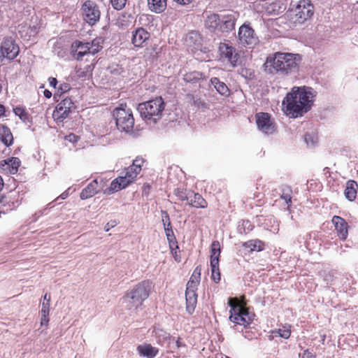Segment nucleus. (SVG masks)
Returning a JSON list of instances; mask_svg holds the SVG:
<instances>
[{
    "mask_svg": "<svg viewBox=\"0 0 358 358\" xmlns=\"http://www.w3.org/2000/svg\"><path fill=\"white\" fill-rule=\"evenodd\" d=\"M83 20L90 25L95 24L100 19L101 12L92 1H86L82 6Z\"/></svg>",
    "mask_w": 358,
    "mask_h": 358,
    "instance_id": "1a4fd4ad",
    "label": "nucleus"
},
{
    "mask_svg": "<svg viewBox=\"0 0 358 358\" xmlns=\"http://www.w3.org/2000/svg\"><path fill=\"white\" fill-rule=\"evenodd\" d=\"M4 59V55L2 50V46H0V61H2Z\"/></svg>",
    "mask_w": 358,
    "mask_h": 358,
    "instance_id": "5fc2aeb1",
    "label": "nucleus"
},
{
    "mask_svg": "<svg viewBox=\"0 0 358 358\" xmlns=\"http://www.w3.org/2000/svg\"><path fill=\"white\" fill-rule=\"evenodd\" d=\"M68 195H69L68 192H63V193L59 196V197H60L62 199H65L68 196Z\"/></svg>",
    "mask_w": 358,
    "mask_h": 358,
    "instance_id": "6e6d98bb",
    "label": "nucleus"
},
{
    "mask_svg": "<svg viewBox=\"0 0 358 358\" xmlns=\"http://www.w3.org/2000/svg\"><path fill=\"white\" fill-rule=\"evenodd\" d=\"M220 22V20L219 14L209 13L206 15L205 19V27L210 31H214L219 29Z\"/></svg>",
    "mask_w": 358,
    "mask_h": 358,
    "instance_id": "5701e85b",
    "label": "nucleus"
},
{
    "mask_svg": "<svg viewBox=\"0 0 358 358\" xmlns=\"http://www.w3.org/2000/svg\"><path fill=\"white\" fill-rule=\"evenodd\" d=\"M164 107V101L159 96L139 103L137 109L143 118L156 122L162 116Z\"/></svg>",
    "mask_w": 358,
    "mask_h": 358,
    "instance_id": "39448f33",
    "label": "nucleus"
},
{
    "mask_svg": "<svg viewBox=\"0 0 358 358\" xmlns=\"http://www.w3.org/2000/svg\"><path fill=\"white\" fill-rule=\"evenodd\" d=\"M148 5L151 10L160 13L166 7V0H148Z\"/></svg>",
    "mask_w": 358,
    "mask_h": 358,
    "instance_id": "c85d7f7f",
    "label": "nucleus"
},
{
    "mask_svg": "<svg viewBox=\"0 0 358 358\" xmlns=\"http://www.w3.org/2000/svg\"><path fill=\"white\" fill-rule=\"evenodd\" d=\"M358 189V185L357 182L350 180L346 182L345 189L344 191L345 196L350 201H353L357 196Z\"/></svg>",
    "mask_w": 358,
    "mask_h": 358,
    "instance_id": "b1692460",
    "label": "nucleus"
},
{
    "mask_svg": "<svg viewBox=\"0 0 358 358\" xmlns=\"http://www.w3.org/2000/svg\"><path fill=\"white\" fill-rule=\"evenodd\" d=\"M13 113L15 115L18 116L22 122H26L29 120V114L22 107L17 106L14 108Z\"/></svg>",
    "mask_w": 358,
    "mask_h": 358,
    "instance_id": "4c0bfd02",
    "label": "nucleus"
},
{
    "mask_svg": "<svg viewBox=\"0 0 358 358\" xmlns=\"http://www.w3.org/2000/svg\"><path fill=\"white\" fill-rule=\"evenodd\" d=\"M298 54L276 52L269 55L264 64V71L268 74L288 75L294 71L300 62Z\"/></svg>",
    "mask_w": 358,
    "mask_h": 358,
    "instance_id": "f03ea898",
    "label": "nucleus"
},
{
    "mask_svg": "<svg viewBox=\"0 0 358 358\" xmlns=\"http://www.w3.org/2000/svg\"><path fill=\"white\" fill-rule=\"evenodd\" d=\"M279 336H283V334H282L281 333H279Z\"/></svg>",
    "mask_w": 358,
    "mask_h": 358,
    "instance_id": "69168bd1",
    "label": "nucleus"
},
{
    "mask_svg": "<svg viewBox=\"0 0 358 358\" xmlns=\"http://www.w3.org/2000/svg\"><path fill=\"white\" fill-rule=\"evenodd\" d=\"M210 83L220 94L224 96L229 95L230 91L229 87L224 82L220 81L218 78H212L210 79Z\"/></svg>",
    "mask_w": 358,
    "mask_h": 358,
    "instance_id": "393cba45",
    "label": "nucleus"
},
{
    "mask_svg": "<svg viewBox=\"0 0 358 358\" xmlns=\"http://www.w3.org/2000/svg\"><path fill=\"white\" fill-rule=\"evenodd\" d=\"M220 20L218 31L229 32L234 29L236 20V16L234 13L220 15Z\"/></svg>",
    "mask_w": 358,
    "mask_h": 358,
    "instance_id": "a211bd4d",
    "label": "nucleus"
},
{
    "mask_svg": "<svg viewBox=\"0 0 358 358\" xmlns=\"http://www.w3.org/2000/svg\"><path fill=\"white\" fill-rule=\"evenodd\" d=\"M292 189L289 187H284L282 189V194L280 198L285 200L287 205V209L289 210V207L292 204Z\"/></svg>",
    "mask_w": 358,
    "mask_h": 358,
    "instance_id": "c9c22d12",
    "label": "nucleus"
},
{
    "mask_svg": "<svg viewBox=\"0 0 358 358\" xmlns=\"http://www.w3.org/2000/svg\"><path fill=\"white\" fill-rule=\"evenodd\" d=\"M357 79H358V77H357Z\"/></svg>",
    "mask_w": 358,
    "mask_h": 358,
    "instance_id": "338daca9",
    "label": "nucleus"
},
{
    "mask_svg": "<svg viewBox=\"0 0 358 358\" xmlns=\"http://www.w3.org/2000/svg\"><path fill=\"white\" fill-rule=\"evenodd\" d=\"M220 255V245L217 241H213L211 245L210 267L211 278L215 283L220 281L221 275L219 269V257Z\"/></svg>",
    "mask_w": 358,
    "mask_h": 358,
    "instance_id": "9d476101",
    "label": "nucleus"
},
{
    "mask_svg": "<svg viewBox=\"0 0 358 358\" xmlns=\"http://www.w3.org/2000/svg\"><path fill=\"white\" fill-rule=\"evenodd\" d=\"M50 295H48V294H45L43 296V301H47V299H48V296Z\"/></svg>",
    "mask_w": 358,
    "mask_h": 358,
    "instance_id": "680f3d73",
    "label": "nucleus"
},
{
    "mask_svg": "<svg viewBox=\"0 0 358 358\" xmlns=\"http://www.w3.org/2000/svg\"><path fill=\"white\" fill-rule=\"evenodd\" d=\"M50 296H48V299H47V301H43L42 303L41 306V325H46L49 321L48 315H49V309H50Z\"/></svg>",
    "mask_w": 358,
    "mask_h": 358,
    "instance_id": "7c9ffc66",
    "label": "nucleus"
},
{
    "mask_svg": "<svg viewBox=\"0 0 358 358\" xmlns=\"http://www.w3.org/2000/svg\"><path fill=\"white\" fill-rule=\"evenodd\" d=\"M295 23L302 24L314 13V6L310 0H300L293 10Z\"/></svg>",
    "mask_w": 358,
    "mask_h": 358,
    "instance_id": "6e6552de",
    "label": "nucleus"
},
{
    "mask_svg": "<svg viewBox=\"0 0 358 358\" xmlns=\"http://www.w3.org/2000/svg\"><path fill=\"white\" fill-rule=\"evenodd\" d=\"M256 123L259 130L265 134H273L276 130L275 123L268 113H257L256 115Z\"/></svg>",
    "mask_w": 358,
    "mask_h": 358,
    "instance_id": "f8f14e48",
    "label": "nucleus"
},
{
    "mask_svg": "<svg viewBox=\"0 0 358 358\" xmlns=\"http://www.w3.org/2000/svg\"><path fill=\"white\" fill-rule=\"evenodd\" d=\"M188 205L195 208H204L207 206L206 200L198 193H194L192 197L187 201Z\"/></svg>",
    "mask_w": 358,
    "mask_h": 358,
    "instance_id": "cd10ccee",
    "label": "nucleus"
},
{
    "mask_svg": "<svg viewBox=\"0 0 358 358\" xmlns=\"http://www.w3.org/2000/svg\"><path fill=\"white\" fill-rule=\"evenodd\" d=\"M201 269L199 266L195 268L189 280L187 283V286H198L201 279Z\"/></svg>",
    "mask_w": 358,
    "mask_h": 358,
    "instance_id": "2f4dec72",
    "label": "nucleus"
},
{
    "mask_svg": "<svg viewBox=\"0 0 358 358\" xmlns=\"http://www.w3.org/2000/svg\"><path fill=\"white\" fill-rule=\"evenodd\" d=\"M138 162V160H134L132 165L127 168L124 172L122 173V176L114 179L111 182L110 187L103 191V194L110 195L126 188L132 183L141 171V166Z\"/></svg>",
    "mask_w": 358,
    "mask_h": 358,
    "instance_id": "20e7f679",
    "label": "nucleus"
},
{
    "mask_svg": "<svg viewBox=\"0 0 358 358\" xmlns=\"http://www.w3.org/2000/svg\"><path fill=\"white\" fill-rule=\"evenodd\" d=\"M127 0H110L112 6L116 10L122 9L126 4Z\"/></svg>",
    "mask_w": 358,
    "mask_h": 358,
    "instance_id": "a19ab883",
    "label": "nucleus"
},
{
    "mask_svg": "<svg viewBox=\"0 0 358 358\" xmlns=\"http://www.w3.org/2000/svg\"><path fill=\"white\" fill-rule=\"evenodd\" d=\"M198 35L196 33H194V32H192L190 34H189V38H192L194 37H196Z\"/></svg>",
    "mask_w": 358,
    "mask_h": 358,
    "instance_id": "bf43d9fd",
    "label": "nucleus"
},
{
    "mask_svg": "<svg viewBox=\"0 0 358 358\" xmlns=\"http://www.w3.org/2000/svg\"><path fill=\"white\" fill-rule=\"evenodd\" d=\"M161 331H162V330L155 328L152 331V334H155V336H162L160 334Z\"/></svg>",
    "mask_w": 358,
    "mask_h": 358,
    "instance_id": "3c124183",
    "label": "nucleus"
},
{
    "mask_svg": "<svg viewBox=\"0 0 358 358\" xmlns=\"http://www.w3.org/2000/svg\"><path fill=\"white\" fill-rule=\"evenodd\" d=\"M6 108L3 105L0 103V118L2 117H7Z\"/></svg>",
    "mask_w": 358,
    "mask_h": 358,
    "instance_id": "a18cd8bd",
    "label": "nucleus"
},
{
    "mask_svg": "<svg viewBox=\"0 0 358 358\" xmlns=\"http://www.w3.org/2000/svg\"><path fill=\"white\" fill-rule=\"evenodd\" d=\"M174 194L181 201H189L192 197L193 192L190 190L177 188L174 190Z\"/></svg>",
    "mask_w": 358,
    "mask_h": 358,
    "instance_id": "473e14b6",
    "label": "nucleus"
},
{
    "mask_svg": "<svg viewBox=\"0 0 358 358\" xmlns=\"http://www.w3.org/2000/svg\"><path fill=\"white\" fill-rule=\"evenodd\" d=\"M5 197L3 196L0 195V203H2L4 200Z\"/></svg>",
    "mask_w": 358,
    "mask_h": 358,
    "instance_id": "e2e57ef3",
    "label": "nucleus"
},
{
    "mask_svg": "<svg viewBox=\"0 0 358 358\" xmlns=\"http://www.w3.org/2000/svg\"><path fill=\"white\" fill-rule=\"evenodd\" d=\"M172 255H173L174 257V259L176 262H180V257L177 254V250H174L173 251V253H172Z\"/></svg>",
    "mask_w": 358,
    "mask_h": 358,
    "instance_id": "8fccbe9b",
    "label": "nucleus"
},
{
    "mask_svg": "<svg viewBox=\"0 0 358 358\" xmlns=\"http://www.w3.org/2000/svg\"><path fill=\"white\" fill-rule=\"evenodd\" d=\"M243 246L245 248H249L250 251H262L264 250V243L259 239L250 240L245 242Z\"/></svg>",
    "mask_w": 358,
    "mask_h": 358,
    "instance_id": "c756f323",
    "label": "nucleus"
},
{
    "mask_svg": "<svg viewBox=\"0 0 358 358\" xmlns=\"http://www.w3.org/2000/svg\"><path fill=\"white\" fill-rule=\"evenodd\" d=\"M215 358H229V357L224 355L222 354L217 355Z\"/></svg>",
    "mask_w": 358,
    "mask_h": 358,
    "instance_id": "13d9d810",
    "label": "nucleus"
},
{
    "mask_svg": "<svg viewBox=\"0 0 358 358\" xmlns=\"http://www.w3.org/2000/svg\"><path fill=\"white\" fill-rule=\"evenodd\" d=\"M174 1L177 2L179 4L181 5H186L189 4L192 1V0H173Z\"/></svg>",
    "mask_w": 358,
    "mask_h": 358,
    "instance_id": "de8ad7c7",
    "label": "nucleus"
},
{
    "mask_svg": "<svg viewBox=\"0 0 358 358\" xmlns=\"http://www.w3.org/2000/svg\"><path fill=\"white\" fill-rule=\"evenodd\" d=\"M176 345L178 348H180L181 346H184L185 345L182 344L181 342H180V338L178 337V339L176 340Z\"/></svg>",
    "mask_w": 358,
    "mask_h": 358,
    "instance_id": "864d4df0",
    "label": "nucleus"
},
{
    "mask_svg": "<svg viewBox=\"0 0 358 358\" xmlns=\"http://www.w3.org/2000/svg\"><path fill=\"white\" fill-rule=\"evenodd\" d=\"M43 94H44V96H45L46 98H48V99L50 98V97H51V96H52V92H50V91H49V90H45L43 92Z\"/></svg>",
    "mask_w": 358,
    "mask_h": 358,
    "instance_id": "603ef678",
    "label": "nucleus"
},
{
    "mask_svg": "<svg viewBox=\"0 0 358 358\" xmlns=\"http://www.w3.org/2000/svg\"><path fill=\"white\" fill-rule=\"evenodd\" d=\"M331 222L335 227L338 236L342 240H345L348 235L347 222L343 217L334 215L331 219Z\"/></svg>",
    "mask_w": 358,
    "mask_h": 358,
    "instance_id": "6ab92c4d",
    "label": "nucleus"
},
{
    "mask_svg": "<svg viewBox=\"0 0 358 358\" xmlns=\"http://www.w3.org/2000/svg\"><path fill=\"white\" fill-rule=\"evenodd\" d=\"M299 358H315V355L310 352L308 350H306L303 353H299Z\"/></svg>",
    "mask_w": 358,
    "mask_h": 358,
    "instance_id": "37998d69",
    "label": "nucleus"
},
{
    "mask_svg": "<svg viewBox=\"0 0 358 358\" xmlns=\"http://www.w3.org/2000/svg\"><path fill=\"white\" fill-rule=\"evenodd\" d=\"M202 78V73L199 71H192L184 75L183 79L187 83H195Z\"/></svg>",
    "mask_w": 358,
    "mask_h": 358,
    "instance_id": "f704fd0d",
    "label": "nucleus"
},
{
    "mask_svg": "<svg viewBox=\"0 0 358 358\" xmlns=\"http://www.w3.org/2000/svg\"><path fill=\"white\" fill-rule=\"evenodd\" d=\"M178 248V246L177 245V243L176 244H172V249L170 248L171 250V253H173V251L177 250Z\"/></svg>",
    "mask_w": 358,
    "mask_h": 358,
    "instance_id": "4d7b16f0",
    "label": "nucleus"
},
{
    "mask_svg": "<svg viewBox=\"0 0 358 358\" xmlns=\"http://www.w3.org/2000/svg\"><path fill=\"white\" fill-rule=\"evenodd\" d=\"M70 90V86L67 83L61 84L59 87V91H60L61 94H64L68 92Z\"/></svg>",
    "mask_w": 358,
    "mask_h": 358,
    "instance_id": "c03bdc74",
    "label": "nucleus"
},
{
    "mask_svg": "<svg viewBox=\"0 0 358 358\" xmlns=\"http://www.w3.org/2000/svg\"><path fill=\"white\" fill-rule=\"evenodd\" d=\"M164 231H165V234H166L167 240L169 243V247H170V248L172 249V244L176 243V236L173 231L172 226L171 225L169 227H164Z\"/></svg>",
    "mask_w": 358,
    "mask_h": 358,
    "instance_id": "58836bf2",
    "label": "nucleus"
},
{
    "mask_svg": "<svg viewBox=\"0 0 358 358\" xmlns=\"http://www.w3.org/2000/svg\"><path fill=\"white\" fill-rule=\"evenodd\" d=\"M103 178H96L92 181L88 185L85 187L80 192V197L82 200L92 197L94 195L99 192L97 189L99 185L100 189L103 187Z\"/></svg>",
    "mask_w": 358,
    "mask_h": 358,
    "instance_id": "dca6fc26",
    "label": "nucleus"
},
{
    "mask_svg": "<svg viewBox=\"0 0 358 358\" xmlns=\"http://www.w3.org/2000/svg\"><path fill=\"white\" fill-rule=\"evenodd\" d=\"M305 141L308 147L313 148L317 142V138L315 135L306 134L305 135Z\"/></svg>",
    "mask_w": 358,
    "mask_h": 358,
    "instance_id": "ea45409f",
    "label": "nucleus"
},
{
    "mask_svg": "<svg viewBox=\"0 0 358 358\" xmlns=\"http://www.w3.org/2000/svg\"><path fill=\"white\" fill-rule=\"evenodd\" d=\"M5 163L10 166V173L14 174L17 173L18 167L20 165V160L17 157H11Z\"/></svg>",
    "mask_w": 358,
    "mask_h": 358,
    "instance_id": "e433bc0d",
    "label": "nucleus"
},
{
    "mask_svg": "<svg viewBox=\"0 0 358 358\" xmlns=\"http://www.w3.org/2000/svg\"><path fill=\"white\" fill-rule=\"evenodd\" d=\"M161 213H162V222H163L164 227L171 226V223L170 217H169L168 213L165 210H162Z\"/></svg>",
    "mask_w": 358,
    "mask_h": 358,
    "instance_id": "79ce46f5",
    "label": "nucleus"
},
{
    "mask_svg": "<svg viewBox=\"0 0 358 358\" xmlns=\"http://www.w3.org/2000/svg\"><path fill=\"white\" fill-rule=\"evenodd\" d=\"M287 333L289 334V336L290 334H291V331H287Z\"/></svg>",
    "mask_w": 358,
    "mask_h": 358,
    "instance_id": "0e129e2a",
    "label": "nucleus"
},
{
    "mask_svg": "<svg viewBox=\"0 0 358 358\" xmlns=\"http://www.w3.org/2000/svg\"><path fill=\"white\" fill-rule=\"evenodd\" d=\"M196 289L197 287L187 286L186 287V309L189 314H192L194 312L197 303Z\"/></svg>",
    "mask_w": 358,
    "mask_h": 358,
    "instance_id": "aec40b11",
    "label": "nucleus"
},
{
    "mask_svg": "<svg viewBox=\"0 0 358 358\" xmlns=\"http://www.w3.org/2000/svg\"><path fill=\"white\" fill-rule=\"evenodd\" d=\"M115 226L114 222L110 223H107L106 226L104 227V230L106 231H108L111 227H113Z\"/></svg>",
    "mask_w": 358,
    "mask_h": 358,
    "instance_id": "09e8293b",
    "label": "nucleus"
},
{
    "mask_svg": "<svg viewBox=\"0 0 358 358\" xmlns=\"http://www.w3.org/2000/svg\"><path fill=\"white\" fill-rule=\"evenodd\" d=\"M229 303L231 306L229 319L232 322L243 326L245 328L252 322L255 316L252 313L249 312L245 307L238 303L233 305L231 301Z\"/></svg>",
    "mask_w": 358,
    "mask_h": 358,
    "instance_id": "0eeeda50",
    "label": "nucleus"
},
{
    "mask_svg": "<svg viewBox=\"0 0 358 358\" xmlns=\"http://www.w3.org/2000/svg\"><path fill=\"white\" fill-rule=\"evenodd\" d=\"M315 96L310 87H293L282 101L285 113L292 118L301 117L310 110Z\"/></svg>",
    "mask_w": 358,
    "mask_h": 358,
    "instance_id": "f257e3e1",
    "label": "nucleus"
},
{
    "mask_svg": "<svg viewBox=\"0 0 358 358\" xmlns=\"http://www.w3.org/2000/svg\"><path fill=\"white\" fill-rule=\"evenodd\" d=\"M238 41L242 45L252 48L258 43V38L252 27L244 24L239 28Z\"/></svg>",
    "mask_w": 358,
    "mask_h": 358,
    "instance_id": "9b49d317",
    "label": "nucleus"
},
{
    "mask_svg": "<svg viewBox=\"0 0 358 358\" xmlns=\"http://www.w3.org/2000/svg\"><path fill=\"white\" fill-rule=\"evenodd\" d=\"M136 350L141 356L146 358H154L159 352L158 348L152 346L149 343L139 345Z\"/></svg>",
    "mask_w": 358,
    "mask_h": 358,
    "instance_id": "4be33fe9",
    "label": "nucleus"
},
{
    "mask_svg": "<svg viewBox=\"0 0 358 358\" xmlns=\"http://www.w3.org/2000/svg\"><path fill=\"white\" fill-rule=\"evenodd\" d=\"M134 22V16L128 13H122L117 19L116 24L121 29H126Z\"/></svg>",
    "mask_w": 358,
    "mask_h": 358,
    "instance_id": "a878e982",
    "label": "nucleus"
},
{
    "mask_svg": "<svg viewBox=\"0 0 358 358\" xmlns=\"http://www.w3.org/2000/svg\"><path fill=\"white\" fill-rule=\"evenodd\" d=\"M221 59L224 62L230 64L231 66L235 67L239 58L238 54L232 46L226 43H220L219 47Z\"/></svg>",
    "mask_w": 358,
    "mask_h": 358,
    "instance_id": "ddd939ff",
    "label": "nucleus"
},
{
    "mask_svg": "<svg viewBox=\"0 0 358 358\" xmlns=\"http://www.w3.org/2000/svg\"><path fill=\"white\" fill-rule=\"evenodd\" d=\"M3 187V182L1 177L0 176V191L2 189Z\"/></svg>",
    "mask_w": 358,
    "mask_h": 358,
    "instance_id": "052dcab7",
    "label": "nucleus"
},
{
    "mask_svg": "<svg viewBox=\"0 0 358 358\" xmlns=\"http://www.w3.org/2000/svg\"><path fill=\"white\" fill-rule=\"evenodd\" d=\"M4 58L14 59L19 54L20 48L11 38H6L1 43Z\"/></svg>",
    "mask_w": 358,
    "mask_h": 358,
    "instance_id": "2eb2a0df",
    "label": "nucleus"
},
{
    "mask_svg": "<svg viewBox=\"0 0 358 358\" xmlns=\"http://www.w3.org/2000/svg\"><path fill=\"white\" fill-rule=\"evenodd\" d=\"M71 50L73 57L77 60H81L84 56L90 54L89 42L76 41L71 45Z\"/></svg>",
    "mask_w": 358,
    "mask_h": 358,
    "instance_id": "412c9836",
    "label": "nucleus"
},
{
    "mask_svg": "<svg viewBox=\"0 0 358 358\" xmlns=\"http://www.w3.org/2000/svg\"><path fill=\"white\" fill-rule=\"evenodd\" d=\"M103 41L101 38H98L94 39L91 43L89 42L90 55L96 54L102 48Z\"/></svg>",
    "mask_w": 358,
    "mask_h": 358,
    "instance_id": "72a5a7b5",
    "label": "nucleus"
},
{
    "mask_svg": "<svg viewBox=\"0 0 358 358\" xmlns=\"http://www.w3.org/2000/svg\"><path fill=\"white\" fill-rule=\"evenodd\" d=\"M49 83H50V85L53 87H56V85L57 84V80L55 78H49Z\"/></svg>",
    "mask_w": 358,
    "mask_h": 358,
    "instance_id": "49530a36",
    "label": "nucleus"
},
{
    "mask_svg": "<svg viewBox=\"0 0 358 358\" xmlns=\"http://www.w3.org/2000/svg\"><path fill=\"white\" fill-rule=\"evenodd\" d=\"M150 34L142 27L137 28L132 31L131 43L135 47L143 48L146 45Z\"/></svg>",
    "mask_w": 358,
    "mask_h": 358,
    "instance_id": "f3484780",
    "label": "nucleus"
},
{
    "mask_svg": "<svg viewBox=\"0 0 358 358\" xmlns=\"http://www.w3.org/2000/svg\"><path fill=\"white\" fill-rule=\"evenodd\" d=\"M0 139L7 146L13 143V135L8 127L0 126Z\"/></svg>",
    "mask_w": 358,
    "mask_h": 358,
    "instance_id": "bb28decb",
    "label": "nucleus"
},
{
    "mask_svg": "<svg viewBox=\"0 0 358 358\" xmlns=\"http://www.w3.org/2000/svg\"><path fill=\"white\" fill-rule=\"evenodd\" d=\"M74 107V103L70 98H64L56 106L54 111L53 116L57 120L62 121L68 117L69 114L71 112Z\"/></svg>",
    "mask_w": 358,
    "mask_h": 358,
    "instance_id": "4468645a",
    "label": "nucleus"
},
{
    "mask_svg": "<svg viewBox=\"0 0 358 358\" xmlns=\"http://www.w3.org/2000/svg\"><path fill=\"white\" fill-rule=\"evenodd\" d=\"M151 283L144 280L128 291L122 298L123 306L130 310H137L149 296Z\"/></svg>",
    "mask_w": 358,
    "mask_h": 358,
    "instance_id": "7ed1b4c3",
    "label": "nucleus"
},
{
    "mask_svg": "<svg viewBox=\"0 0 358 358\" xmlns=\"http://www.w3.org/2000/svg\"><path fill=\"white\" fill-rule=\"evenodd\" d=\"M115 119V123L119 130L124 132L132 131L134 125V118L129 108L126 105L121 104L120 107L116 108L113 113Z\"/></svg>",
    "mask_w": 358,
    "mask_h": 358,
    "instance_id": "423d86ee",
    "label": "nucleus"
}]
</instances>
